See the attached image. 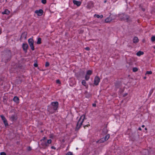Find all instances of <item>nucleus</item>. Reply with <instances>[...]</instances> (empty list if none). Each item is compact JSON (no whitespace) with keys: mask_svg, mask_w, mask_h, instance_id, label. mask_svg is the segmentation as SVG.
<instances>
[{"mask_svg":"<svg viewBox=\"0 0 155 155\" xmlns=\"http://www.w3.org/2000/svg\"><path fill=\"white\" fill-rule=\"evenodd\" d=\"M152 72L151 71H147L146 73V74H151Z\"/></svg>","mask_w":155,"mask_h":155,"instance_id":"c756f323","label":"nucleus"},{"mask_svg":"<svg viewBox=\"0 0 155 155\" xmlns=\"http://www.w3.org/2000/svg\"><path fill=\"white\" fill-rule=\"evenodd\" d=\"M138 130H141V128L140 127H139L138 128Z\"/></svg>","mask_w":155,"mask_h":155,"instance_id":"ea45409f","label":"nucleus"},{"mask_svg":"<svg viewBox=\"0 0 155 155\" xmlns=\"http://www.w3.org/2000/svg\"><path fill=\"white\" fill-rule=\"evenodd\" d=\"M84 94L85 95V97L87 98H89L91 96V95L88 93L87 91H85L84 93Z\"/></svg>","mask_w":155,"mask_h":155,"instance_id":"f3484780","label":"nucleus"},{"mask_svg":"<svg viewBox=\"0 0 155 155\" xmlns=\"http://www.w3.org/2000/svg\"><path fill=\"white\" fill-rule=\"evenodd\" d=\"M41 144L43 147H48L47 143V142L46 141H41Z\"/></svg>","mask_w":155,"mask_h":155,"instance_id":"f8f14e48","label":"nucleus"},{"mask_svg":"<svg viewBox=\"0 0 155 155\" xmlns=\"http://www.w3.org/2000/svg\"><path fill=\"white\" fill-rule=\"evenodd\" d=\"M28 43L32 50L35 49L34 46V41L32 38H30L28 40Z\"/></svg>","mask_w":155,"mask_h":155,"instance_id":"39448f33","label":"nucleus"},{"mask_svg":"<svg viewBox=\"0 0 155 155\" xmlns=\"http://www.w3.org/2000/svg\"><path fill=\"white\" fill-rule=\"evenodd\" d=\"M144 78L145 79H146V78L145 77Z\"/></svg>","mask_w":155,"mask_h":155,"instance_id":"09e8293b","label":"nucleus"},{"mask_svg":"<svg viewBox=\"0 0 155 155\" xmlns=\"http://www.w3.org/2000/svg\"><path fill=\"white\" fill-rule=\"evenodd\" d=\"M112 19L110 17V16H109L108 17H107L105 20V22H110L112 20Z\"/></svg>","mask_w":155,"mask_h":155,"instance_id":"dca6fc26","label":"nucleus"},{"mask_svg":"<svg viewBox=\"0 0 155 155\" xmlns=\"http://www.w3.org/2000/svg\"><path fill=\"white\" fill-rule=\"evenodd\" d=\"M56 83L58 84H61V83L60 81L58 79L56 80Z\"/></svg>","mask_w":155,"mask_h":155,"instance_id":"473e14b6","label":"nucleus"},{"mask_svg":"<svg viewBox=\"0 0 155 155\" xmlns=\"http://www.w3.org/2000/svg\"><path fill=\"white\" fill-rule=\"evenodd\" d=\"M142 10L143 11H145V9H144V8H143L142 9Z\"/></svg>","mask_w":155,"mask_h":155,"instance_id":"37998d69","label":"nucleus"},{"mask_svg":"<svg viewBox=\"0 0 155 155\" xmlns=\"http://www.w3.org/2000/svg\"><path fill=\"white\" fill-rule=\"evenodd\" d=\"M85 49L87 51H89L90 49V48L88 47L85 48Z\"/></svg>","mask_w":155,"mask_h":155,"instance_id":"e433bc0d","label":"nucleus"},{"mask_svg":"<svg viewBox=\"0 0 155 155\" xmlns=\"http://www.w3.org/2000/svg\"><path fill=\"white\" fill-rule=\"evenodd\" d=\"M100 81V79L97 76L95 77L94 79V84L96 86L98 84Z\"/></svg>","mask_w":155,"mask_h":155,"instance_id":"423d86ee","label":"nucleus"},{"mask_svg":"<svg viewBox=\"0 0 155 155\" xmlns=\"http://www.w3.org/2000/svg\"><path fill=\"white\" fill-rule=\"evenodd\" d=\"M143 51H139L137 53V55L138 56H140V55L143 54Z\"/></svg>","mask_w":155,"mask_h":155,"instance_id":"6ab92c4d","label":"nucleus"},{"mask_svg":"<svg viewBox=\"0 0 155 155\" xmlns=\"http://www.w3.org/2000/svg\"><path fill=\"white\" fill-rule=\"evenodd\" d=\"M9 118L10 120L12 121L15 120L17 119L16 115L15 114L12 115Z\"/></svg>","mask_w":155,"mask_h":155,"instance_id":"1a4fd4ad","label":"nucleus"},{"mask_svg":"<svg viewBox=\"0 0 155 155\" xmlns=\"http://www.w3.org/2000/svg\"><path fill=\"white\" fill-rule=\"evenodd\" d=\"M49 65V64L48 62H46L45 64V66L48 67Z\"/></svg>","mask_w":155,"mask_h":155,"instance_id":"f704fd0d","label":"nucleus"},{"mask_svg":"<svg viewBox=\"0 0 155 155\" xmlns=\"http://www.w3.org/2000/svg\"><path fill=\"white\" fill-rule=\"evenodd\" d=\"M88 126V125H86L85 126H84V127H85V126Z\"/></svg>","mask_w":155,"mask_h":155,"instance_id":"de8ad7c7","label":"nucleus"},{"mask_svg":"<svg viewBox=\"0 0 155 155\" xmlns=\"http://www.w3.org/2000/svg\"><path fill=\"white\" fill-rule=\"evenodd\" d=\"M73 2L74 5H76L78 6H80L81 4V2L75 0L73 1Z\"/></svg>","mask_w":155,"mask_h":155,"instance_id":"9b49d317","label":"nucleus"},{"mask_svg":"<svg viewBox=\"0 0 155 155\" xmlns=\"http://www.w3.org/2000/svg\"><path fill=\"white\" fill-rule=\"evenodd\" d=\"M90 78V75L86 74L85 76V79L86 80L88 81Z\"/></svg>","mask_w":155,"mask_h":155,"instance_id":"b1692460","label":"nucleus"},{"mask_svg":"<svg viewBox=\"0 0 155 155\" xmlns=\"http://www.w3.org/2000/svg\"><path fill=\"white\" fill-rule=\"evenodd\" d=\"M93 106H96V104H93Z\"/></svg>","mask_w":155,"mask_h":155,"instance_id":"a19ab883","label":"nucleus"},{"mask_svg":"<svg viewBox=\"0 0 155 155\" xmlns=\"http://www.w3.org/2000/svg\"><path fill=\"white\" fill-rule=\"evenodd\" d=\"M10 12V11L8 9H6L4 12H2V14L8 15L9 14Z\"/></svg>","mask_w":155,"mask_h":155,"instance_id":"2eb2a0df","label":"nucleus"},{"mask_svg":"<svg viewBox=\"0 0 155 155\" xmlns=\"http://www.w3.org/2000/svg\"><path fill=\"white\" fill-rule=\"evenodd\" d=\"M139 40L138 38L137 37H135L133 39V42L134 43H136L138 42Z\"/></svg>","mask_w":155,"mask_h":155,"instance_id":"a211bd4d","label":"nucleus"},{"mask_svg":"<svg viewBox=\"0 0 155 155\" xmlns=\"http://www.w3.org/2000/svg\"><path fill=\"white\" fill-rule=\"evenodd\" d=\"M118 16L121 21H125L128 22L130 21V16L124 13H121L118 15Z\"/></svg>","mask_w":155,"mask_h":155,"instance_id":"f257e3e1","label":"nucleus"},{"mask_svg":"<svg viewBox=\"0 0 155 155\" xmlns=\"http://www.w3.org/2000/svg\"><path fill=\"white\" fill-rule=\"evenodd\" d=\"M153 91L152 90H151V91H150V92L149 94V96H150L153 93Z\"/></svg>","mask_w":155,"mask_h":155,"instance_id":"c9c22d12","label":"nucleus"},{"mask_svg":"<svg viewBox=\"0 0 155 155\" xmlns=\"http://www.w3.org/2000/svg\"><path fill=\"white\" fill-rule=\"evenodd\" d=\"M106 2H107V1H106V0H105V1H104V3H106Z\"/></svg>","mask_w":155,"mask_h":155,"instance_id":"c03bdc74","label":"nucleus"},{"mask_svg":"<svg viewBox=\"0 0 155 155\" xmlns=\"http://www.w3.org/2000/svg\"><path fill=\"white\" fill-rule=\"evenodd\" d=\"M51 139L48 140L47 141V143L48 146H49V144H51Z\"/></svg>","mask_w":155,"mask_h":155,"instance_id":"393cba45","label":"nucleus"},{"mask_svg":"<svg viewBox=\"0 0 155 155\" xmlns=\"http://www.w3.org/2000/svg\"><path fill=\"white\" fill-rule=\"evenodd\" d=\"M22 47L24 51L25 52H26L28 47V44L27 43H23L22 44Z\"/></svg>","mask_w":155,"mask_h":155,"instance_id":"0eeeda50","label":"nucleus"},{"mask_svg":"<svg viewBox=\"0 0 155 155\" xmlns=\"http://www.w3.org/2000/svg\"><path fill=\"white\" fill-rule=\"evenodd\" d=\"M34 67H38V65L37 63H35L34 64Z\"/></svg>","mask_w":155,"mask_h":155,"instance_id":"58836bf2","label":"nucleus"},{"mask_svg":"<svg viewBox=\"0 0 155 155\" xmlns=\"http://www.w3.org/2000/svg\"><path fill=\"white\" fill-rule=\"evenodd\" d=\"M153 48L155 49V47H154Z\"/></svg>","mask_w":155,"mask_h":155,"instance_id":"8fccbe9b","label":"nucleus"},{"mask_svg":"<svg viewBox=\"0 0 155 155\" xmlns=\"http://www.w3.org/2000/svg\"><path fill=\"white\" fill-rule=\"evenodd\" d=\"M92 71H91L90 70H89L87 71V73H86V74H87L88 75H90L92 74Z\"/></svg>","mask_w":155,"mask_h":155,"instance_id":"412c9836","label":"nucleus"},{"mask_svg":"<svg viewBox=\"0 0 155 155\" xmlns=\"http://www.w3.org/2000/svg\"><path fill=\"white\" fill-rule=\"evenodd\" d=\"M51 105L52 106L53 110H51L50 108L48 109V111L51 114L53 113L54 111L57 110L58 103L57 101L53 102L51 103Z\"/></svg>","mask_w":155,"mask_h":155,"instance_id":"f03ea898","label":"nucleus"},{"mask_svg":"<svg viewBox=\"0 0 155 155\" xmlns=\"http://www.w3.org/2000/svg\"><path fill=\"white\" fill-rule=\"evenodd\" d=\"M145 130H147V128H145Z\"/></svg>","mask_w":155,"mask_h":155,"instance_id":"a18cd8bd","label":"nucleus"},{"mask_svg":"<svg viewBox=\"0 0 155 155\" xmlns=\"http://www.w3.org/2000/svg\"><path fill=\"white\" fill-rule=\"evenodd\" d=\"M0 155H6V153L4 152H2L0 153Z\"/></svg>","mask_w":155,"mask_h":155,"instance_id":"4c0bfd02","label":"nucleus"},{"mask_svg":"<svg viewBox=\"0 0 155 155\" xmlns=\"http://www.w3.org/2000/svg\"><path fill=\"white\" fill-rule=\"evenodd\" d=\"M151 40L153 42L155 40V37L154 36H152L151 38Z\"/></svg>","mask_w":155,"mask_h":155,"instance_id":"c85d7f7f","label":"nucleus"},{"mask_svg":"<svg viewBox=\"0 0 155 155\" xmlns=\"http://www.w3.org/2000/svg\"><path fill=\"white\" fill-rule=\"evenodd\" d=\"M85 119V115L83 114L80 117L77 123L76 129H78L80 128Z\"/></svg>","mask_w":155,"mask_h":155,"instance_id":"7ed1b4c3","label":"nucleus"},{"mask_svg":"<svg viewBox=\"0 0 155 155\" xmlns=\"http://www.w3.org/2000/svg\"><path fill=\"white\" fill-rule=\"evenodd\" d=\"M110 137V135L107 134L104 137L101 138L99 140L97 141V143H101L104 142L108 140Z\"/></svg>","mask_w":155,"mask_h":155,"instance_id":"20e7f679","label":"nucleus"},{"mask_svg":"<svg viewBox=\"0 0 155 155\" xmlns=\"http://www.w3.org/2000/svg\"><path fill=\"white\" fill-rule=\"evenodd\" d=\"M102 131L104 134H106L107 133V130L106 128H104L103 130Z\"/></svg>","mask_w":155,"mask_h":155,"instance_id":"5701e85b","label":"nucleus"},{"mask_svg":"<svg viewBox=\"0 0 155 155\" xmlns=\"http://www.w3.org/2000/svg\"><path fill=\"white\" fill-rule=\"evenodd\" d=\"M94 17H97V18H102L103 17V15H99L95 14L94 15Z\"/></svg>","mask_w":155,"mask_h":155,"instance_id":"aec40b11","label":"nucleus"},{"mask_svg":"<svg viewBox=\"0 0 155 155\" xmlns=\"http://www.w3.org/2000/svg\"><path fill=\"white\" fill-rule=\"evenodd\" d=\"M41 2L44 4H45L46 3V0H42Z\"/></svg>","mask_w":155,"mask_h":155,"instance_id":"2f4dec72","label":"nucleus"},{"mask_svg":"<svg viewBox=\"0 0 155 155\" xmlns=\"http://www.w3.org/2000/svg\"><path fill=\"white\" fill-rule=\"evenodd\" d=\"M3 123H4L5 125V126L6 127V126L8 125V122H7V120H6V119L5 120L3 121Z\"/></svg>","mask_w":155,"mask_h":155,"instance_id":"a878e982","label":"nucleus"},{"mask_svg":"<svg viewBox=\"0 0 155 155\" xmlns=\"http://www.w3.org/2000/svg\"><path fill=\"white\" fill-rule=\"evenodd\" d=\"M0 116L3 121L6 119L5 117L3 115H1Z\"/></svg>","mask_w":155,"mask_h":155,"instance_id":"bb28decb","label":"nucleus"},{"mask_svg":"<svg viewBox=\"0 0 155 155\" xmlns=\"http://www.w3.org/2000/svg\"><path fill=\"white\" fill-rule=\"evenodd\" d=\"M37 43L38 44H40L41 43V38H38Z\"/></svg>","mask_w":155,"mask_h":155,"instance_id":"4be33fe9","label":"nucleus"},{"mask_svg":"<svg viewBox=\"0 0 155 155\" xmlns=\"http://www.w3.org/2000/svg\"><path fill=\"white\" fill-rule=\"evenodd\" d=\"M66 155H73V153L72 152H69L67 153Z\"/></svg>","mask_w":155,"mask_h":155,"instance_id":"7c9ffc66","label":"nucleus"},{"mask_svg":"<svg viewBox=\"0 0 155 155\" xmlns=\"http://www.w3.org/2000/svg\"><path fill=\"white\" fill-rule=\"evenodd\" d=\"M46 139V137H43L42 139L41 140V141H45V140Z\"/></svg>","mask_w":155,"mask_h":155,"instance_id":"72a5a7b5","label":"nucleus"},{"mask_svg":"<svg viewBox=\"0 0 155 155\" xmlns=\"http://www.w3.org/2000/svg\"><path fill=\"white\" fill-rule=\"evenodd\" d=\"M138 70V69L137 68H133V71L134 72H136Z\"/></svg>","mask_w":155,"mask_h":155,"instance_id":"cd10ccee","label":"nucleus"},{"mask_svg":"<svg viewBox=\"0 0 155 155\" xmlns=\"http://www.w3.org/2000/svg\"><path fill=\"white\" fill-rule=\"evenodd\" d=\"M27 32H25L23 33L21 35V39H22L23 38H24L25 39H26L27 38Z\"/></svg>","mask_w":155,"mask_h":155,"instance_id":"9d476101","label":"nucleus"},{"mask_svg":"<svg viewBox=\"0 0 155 155\" xmlns=\"http://www.w3.org/2000/svg\"><path fill=\"white\" fill-rule=\"evenodd\" d=\"M145 127V126H144V125H142V127Z\"/></svg>","mask_w":155,"mask_h":155,"instance_id":"79ce46f5","label":"nucleus"},{"mask_svg":"<svg viewBox=\"0 0 155 155\" xmlns=\"http://www.w3.org/2000/svg\"><path fill=\"white\" fill-rule=\"evenodd\" d=\"M54 147H51V148L52 149H53Z\"/></svg>","mask_w":155,"mask_h":155,"instance_id":"49530a36","label":"nucleus"},{"mask_svg":"<svg viewBox=\"0 0 155 155\" xmlns=\"http://www.w3.org/2000/svg\"><path fill=\"white\" fill-rule=\"evenodd\" d=\"M35 13L37 14L38 16L41 15L43 12V11L42 9H39L38 10H36L35 12Z\"/></svg>","mask_w":155,"mask_h":155,"instance_id":"6e6552de","label":"nucleus"},{"mask_svg":"<svg viewBox=\"0 0 155 155\" xmlns=\"http://www.w3.org/2000/svg\"><path fill=\"white\" fill-rule=\"evenodd\" d=\"M81 84L85 86L86 88H87L88 85L86 84V81L84 80H82L81 82Z\"/></svg>","mask_w":155,"mask_h":155,"instance_id":"ddd939ff","label":"nucleus"},{"mask_svg":"<svg viewBox=\"0 0 155 155\" xmlns=\"http://www.w3.org/2000/svg\"><path fill=\"white\" fill-rule=\"evenodd\" d=\"M13 100L15 102L17 103H18L19 102V99L16 96H15L14 97Z\"/></svg>","mask_w":155,"mask_h":155,"instance_id":"4468645a","label":"nucleus"}]
</instances>
